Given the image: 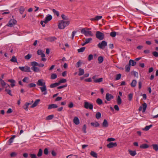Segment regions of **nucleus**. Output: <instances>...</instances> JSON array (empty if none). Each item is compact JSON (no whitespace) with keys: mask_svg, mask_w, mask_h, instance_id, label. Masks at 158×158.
Returning <instances> with one entry per match:
<instances>
[{"mask_svg":"<svg viewBox=\"0 0 158 158\" xmlns=\"http://www.w3.org/2000/svg\"><path fill=\"white\" fill-rule=\"evenodd\" d=\"M37 84L38 86H41L40 89L42 92H44V94H47V89L46 85V83L43 79H39L37 82Z\"/></svg>","mask_w":158,"mask_h":158,"instance_id":"f257e3e1","label":"nucleus"},{"mask_svg":"<svg viewBox=\"0 0 158 158\" xmlns=\"http://www.w3.org/2000/svg\"><path fill=\"white\" fill-rule=\"evenodd\" d=\"M70 23L69 21L60 20L58 22V27L60 29H64Z\"/></svg>","mask_w":158,"mask_h":158,"instance_id":"f03ea898","label":"nucleus"},{"mask_svg":"<svg viewBox=\"0 0 158 158\" xmlns=\"http://www.w3.org/2000/svg\"><path fill=\"white\" fill-rule=\"evenodd\" d=\"M90 29V28L87 27L84 28L81 30V33L84 34L86 36H93L94 35L92 32L91 31H89Z\"/></svg>","mask_w":158,"mask_h":158,"instance_id":"7ed1b4c3","label":"nucleus"},{"mask_svg":"<svg viewBox=\"0 0 158 158\" xmlns=\"http://www.w3.org/2000/svg\"><path fill=\"white\" fill-rule=\"evenodd\" d=\"M95 35L96 37L99 40H102L104 38V34L99 31H97Z\"/></svg>","mask_w":158,"mask_h":158,"instance_id":"20e7f679","label":"nucleus"},{"mask_svg":"<svg viewBox=\"0 0 158 158\" xmlns=\"http://www.w3.org/2000/svg\"><path fill=\"white\" fill-rule=\"evenodd\" d=\"M84 106L85 109L92 110L93 108V105L92 103L85 101Z\"/></svg>","mask_w":158,"mask_h":158,"instance_id":"39448f33","label":"nucleus"},{"mask_svg":"<svg viewBox=\"0 0 158 158\" xmlns=\"http://www.w3.org/2000/svg\"><path fill=\"white\" fill-rule=\"evenodd\" d=\"M16 23L17 21L15 19H11L9 21L8 24L6 25V26L12 27L16 24Z\"/></svg>","mask_w":158,"mask_h":158,"instance_id":"423d86ee","label":"nucleus"},{"mask_svg":"<svg viewBox=\"0 0 158 158\" xmlns=\"http://www.w3.org/2000/svg\"><path fill=\"white\" fill-rule=\"evenodd\" d=\"M19 69L22 72H30V68L27 66H25L24 67H19Z\"/></svg>","mask_w":158,"mask_h":158,"instance_id":"0eeeda50","label":"nucleus"},{"mask_svg":"<svg viewBox=\"0 0 158 158\" xmlns=\"http://www.w3.org/2000/svg\"><path fill=\"white\" fill-rule=\"evenodd\" d=\"M107 45V43L105 41H102L101 43H99L98 44V47L101 49H103L105 48Z\"/></svg>","mask_w":158,"mask_h":158,"instance_id":"6e6552de","label":"nucleus"},{"mask_svg":"<svg viewBox=\"0 0 158 158\" xmlns=\"http://www.w3.org/2000/svg\"><path fill=\"white\" fill-rule=\"evenodd\" d=\"M147 107V105L146 103H144L142 104V106L139 107V111L142 110L143 109L142 112L144 113L145 112Z\"/></svg>","mask_w":158,"mask_h":158,"instance_id":"1a4fd4ad","label":"nucleus"},{"mask_svg":"<svg viewBox=\"0 0 158 158\" xmlns=\"http://www.w3.org/2000/svg\"><path fill=\"white\" fill-rule=\"evenodd\" d=\"M117 146V144L116 142L114 143L110 142L106 145L107 147L109 148H111L114 147H116Z\"/></svg>","mask_w":158,"mask_h":158,"instance_id":"9d476101","label":"nucleus"},{"mask_svg":"<svg viewBox=\"0 0 158 158\" xmlns=\"http://www.w3.org/2000/svg\"><path fill=\"white\" fill-rule=\"evenodd\" d=\"M114 96L111 94L109 93H107L106 95V98L108 101H110L111 99H113Z\"/></svg>","mask_w":158,"mask_h":158,"instance_id":"9b49d317","label":"nucleus"},{"mask_svg":"<svg viewBox=\"0 0 158 158\" xmlns=\"http://www.w3.org/2000/svg\"><path fill=\"white\" fill-rule=\"evenodd\" d=\"M57 39L54 36L49 37L45 38V40L47 41L50 42H52L54 41Z\"/></svg>","mask_w":158,"mask_h":158,"instance_id":"f8f14e48","label":"nucleus"},{"mask_svg":"<svg viewBox=\"0 0 158 158\" xmlns=\"http://www.w3.org/2000/svg\"><path fill=\"white\" fill-rule=\"evenodd\" d=\"M102 16L97 15L94 18L90 19L91 21H97L100 19H101L102 18Z\"/></svg>","mask_w":158,"mask_h":158,"instance_id":"ddd939ff","label":"nucleus"},{"mask_svg":"<svg viewBox=\"0 0 158 158\" xmlns=\"http://www.w3.org/2000/svg\"><path fill=\"white\" fill-rule=\"evenodd\" d=\"M58 107L55 104H50L48 105V110H50L52 108H57Z\"/></svg>","mask_w":158,"mask_h":158,"instance_id":"4468645a","label":"nucleus"},{"mask_svg":"<svg viewBox=\"0 0 158 158\" xmlns=\"http://www.w3.org/2000/svg\"><path fill=\"white\" fill-rule=\"evenodd\" d=\"M73 123L76 125H78L80 123L79 120L77 117H75L73 120Z\"/></svg>","mask_w":158,"mask_h":158,"instance_id":"2eb2a0df","label":"nucleus"},{"mask_svg":"<svg viewBox=\"0 0 158 158\" xmlns=\"http://www.w3.org/2000/svg\"><path fill=\"white\" fill-rule=\"evenodd\" d=\"M40 101V99H37L36 101H35L34 103L31 105V108H33L36 106L38 104Z\"/></svg>","mask_w":158,"mask_h":158,"instance_id":"dca6fc26","label":"nucleus"},{"mask_svg":"<svg viewBox=\"0 0 158 158\" xmlns=\"http://www.w3.org/2000/svg\"><path fill=\"white\" fill-rule=\"evenodd\" d=\"M8 81L11 83L10 85L12 87H13L15 85V81L14 80L9 79L8 80Z\"/></svg>","mask_w":158,"mask_h":158,"instance_id":"f3484780","label":"nucleus"},{"mask_svg":"<svg viewBox=\"0 0 158 158\" xmlns=\"http://www.w3.org/2000/svg\"><path fill=\"white\" fill-rule=\"evenodd\" d=\"M102 126L103 127H106L108 126V123L107 121L105 119L102 123Z\"/></svg>","mask_w":158,"mask_h":158,"instance_id":"a211bd4d","label":"nucleus"},{"mask_svg":"<svg viewBox=\"0 0 158 158\" xmlns=\"http://www.w3.org/2000/svg\"><path fill=\"white\" fill-rule=\"evenodd\" d=\"M149 146L147 144H143L140 146V148H141L145 149L149 148Z\"/></svg>","mask_w":158,"mask_h":158,"instance_id":"6ab92c4d","label":"nucleus"},{"mask_svg":"<svg viewBox=\"0 0 158 158\" xmlns=\"http://www.w3.org/2000/svg\"><path fill=\"white\" fill-rule=\"evenodd\" d=\"M79 72L78 75L79 76H81L84 73V69L81 68L79 69Z\"/></svg>","mask_w":158,"mask_h":158,"instance_id":"aec40b11","label":"nucleus"},{"mask_svg":"<svg viewBox=\"0 0 158 158\" xmlns=\"http://www.w3.org/2000/svg\"><path fill=\"white\" fill-rule=\"evenodd\" d=\"M59 85V84L58 82L55 83L53 84H52L50 85V87L51 88H53L54 87H55Z\"/></svg>","mask_w":158,"mask_h":158,"instance_id":"412c9836","label":"nucleus"},{"mask_svg":"<svg viewBox=\"0 0 158 158\" xmlns=\"http://www.w3.org/2000/svg\"><path fill=\"white\" fill-rule=\"evenodd\" d=\"M137 82L135 80H133L131 83V86L132 87H135L136 86Z\"/></svg>","mask_w":158,"mask_h":158,"instance_id":"4be33fe9","label":"nucleus"},{"mask_svg":"<svg viewBox=\"0 0 158 158\" xmlns=\"http://www.w3.org/2000/svg\"><path fill=\"white\" fill-rule=\"evenodd\" d=\"M136 62L134 61L133 60H129V64L130 65H131L132 66H134L136 65Z\"/></svg>","mask_w":158,"mask_h":158,"instance_id":"5701e85b","label":"nucleus"},{"mask_svg":"<svg viewBox=\"0 0 158 158\" xmlns=\"http://www.w3.org/2000/svg\"><path fill=\"white\" fill-rule=\"evenodd\" d=\"M152 124L150 125L149 126H147L145 127L143 129V130L145 131H148L151 127H152Z\"/></svg>","mask_w":158,"mask_h":158,"instance_id":"b1692460","label":"nucleus"},{"mask_svg":"<svg viewBox=\"0 0 158 158\" xmlns=\"http://www.w3.org/2000/svg\"><path fill=\"white\" fill-rule=\"evenodd\" d=\"M31 69L35 72H38L40 71L39 68L35 66H32L31 68Z\"/></svg>","mask_w":158,"mask_h":158,"instance_id":"393cba45","label":"nucleus"},{"mask_svg":"<svg viewBox=\"0 0 158 158\" xmlns=\"http://www.w3.org/2000/svg\"><path fill=\"white\" fill-rule=\"evenodd\" d=\"M90 155L92 156L95 158H97L98 157L97 154L96 152L93 151H91L90 152Z\"/></svg>","mask_w":158,"mask_h":158,"instance_id":"a878e982","label":"nucleus"},{"mask_svg":"<svg viewBox=\"0 0 158 158\" xmlns=\"http://www.w3.org/2000/svg\"><path fill=\"white\" fill-rule=\"evenodd\" d=\"M129 153L132 156H135L136 154V152L135 151H132L131 150H128Z\"/></svg>","mask_w":158,"mask_h":158,"instance_id":"bb28decb","label":"nucleus"},{"mask_svg":"<svg viewBox=\"0 0 158 158\" xmlns=\"http://www.w3.org/2000/svg\"><path fill=\"white\" fill-rule=\"evenodd\" d=\"M91 125L94 127H98L99 126V124L97 122H95L94 123H91Z\"/></svg>","mask_w":158,"mask_h":158,"instance_id":"cd10ccee","label":"nucleus"},{"mask_svg":"<svg viewBox=\"0 0 158 158\" xmlns=\"http://www.w3.org/2000/svg\"><path fill=\"white\" fill-rule=\"evenodd\" d=\"M61 18L64 20H63L69 21V18L68 16L65 15L64 14H62L61 15Z\"/></svg>","mask_w":158,"mask_h":158,"instance_id":"c85d7f7f","label":"nucleus"},{"mask_svg":"<svg viewBox=\"0 0 158 158\" xmlns=\"http://www.w3.org/2000/svg\"><path fill=\"white\" fill-rule=\"evenodd\" d=\"M96 102L99 105L102 104L103 103L102 100L101 99L99 98L97 99Z\"/></svg>","mask_w":158,"mask_h":158,"instance_id":"c756f323","label":"nucleus"},{"mask_svg":"<svg viewBox=\"0 0 158 158\" xmlns=\"http://www.w3.org/2000/svg\"><path fill=\"white\" fill-rule=\"evenodd\" d=\"M0 83L2 87H4L6 85V83L2 79H0Z\"/></svg>","mask_w":158,"mask_h":158,"instance_id":"7c9ffc66","label":"nucleus"},{"mask_svg":"<svg viewBox=\"0 0 158 158\" xmlns=\"http://www.w3.org/2000/svg\"><path fill=\"white\" fill-rule=\"evenodd\" d=\"M98 63H101L103 60V58L102 56H100L98 58Z\"/></svg>","mask_w":158,"mask_h":158,"instance_id":"2f4dec72","label":"nucleus"},{"mask_svg":"<svg viewBox=\"0 0 158 158\" xmlns=\"http://www.w3.org/2000/svg\"><path fill=\"white\" fill-rule=\"evenodd\" d=\"M43 153V151L41 149H40L39 150L38 152L37 153V155L38 157H40L42 156Z\"/></svg>","mask_w":158,"mask_h":158,"instance_id":"473e14b6","label":"nucleus"},{"mask_svg":"<svg viewBox=\"0 0 158 158\" xmlns=\"http://www.w3.org/2000/svg\"><path fill=\"white\" fill-rule=\"evenodd\" d=\"M152 146L153 149L156 151H157L158 150V145L157 144H152Z\"/></svg>","mask_w":158,"mask_h":158,"instance_id":"72a5a7b5","label":"nucleus"},{"mask_svg":"<svg viewBox=\"0 0 158 158\" xmlns=\"http://www.w3.org/2000/svg\"><path fill=\"white\" fill-rule=\"evenodd\" d=\"M103 81V78H100L99 79H96L94 81V82L95 83H99L102 82Z\"/></svg>","mask_w":158,"mask_h":158,"instance_id":"f704fd0d","label":"nucleus"},{"mask_svg":"<svg viewBox=\"0 0 158 158\" xmlns=\"http://www.w3.org/2000/svg\"><path fill=\"white\" fill-rule=\"evenodd\" d=\"M117 102L118 105H120L122 103L121 99L119 96H118Z\"/></svg>","mask_w":158,"mask_h":158,"instance_id":"c9c22d12","label":"nucleus"},{"mask_svg":"<svg viewBox=\"0 0 158 158\" xmlns=\"http://www.w3.org/2000/svg\"><path fill=\"white\" fill-rule=\"evenodd\" d=\"M32 56V55L31 54H28L27 55L24 56V58L26 60H29Z\"/></svg>","mask_w":158,"mask_h":158,"instance_id":"e433bc0d","label":"nucleus"},{"mask_svg":"<svg viewBox=\"0 0 158 158\" xmlns=\"http://www.w3.org/2000/svg\"><path fill=\"white\" fill-rule=\"evenodd\" d=\"M19 12L21 14L23 13L24 12L25 9L24 7L23 6H21L19 8Z\"/></svg>","mask_w":158,"mask_h":158,"instance_id":"4c0bfd02","label":"nucleus"},{"mask_svg":"<svg viewBox=\"0 0 158 158\" xmlns=\"http://www.w3.org/2000/svg\"><path fill=\"white\" fill-rule=\"evenodd\" d=\"M10 61L11 62H17V59L16 57L15 56H13L12 58L10 59Z\"/></svg>","mask_w":158,"mask_h":158,"instance_id":"58836bf2","label":"nucleus"},{"mask_svg":"<svg viewBox=\"0 0 158 158\" xmlns=\"http://www.w3.org/2000/svg\"><path fill=\"white\" fill-rule=\"evenodd\" d=\"M53 117H54L53 115H49L46 117V120H50L51 119H52L53 118Z\"/></svg>","mask_w":158,"mask_h":158,"instance_id":"ea45409f","label":"nucleus"},{"mask_svg":"<svg viewBox=\"0 0 158 158\" xmlns=\"http://www.w3.org/2000/svg\"><path fill=\"white\" fill-rule=\"evenodd\" d=\"M85 47L81 48L78 49L77 51L78 52H83L85 50Z\"/></svg>","mask_w":158,"mask_h":158,"instance_id":"a19ab883","label":"nucleus"},{"mask_svg":"<svg viewBox=\"0 0 158 158\" xmlns=\"http://www.w3.org/2000/svg\"><path fill=\"white\" fill-rule=\"evenodd\" d=\"M36 85L34 83H31L28 84L27 86L29 88L35 87L36 86Z\"/></svg>","mask_w":158,"mask_h":158,"instance_id":"79ce46f5","label":"nucleus"},{"mask_svg":"<svg viewBox=\"0 0 158 158\" xmlns=\"http://www.w3.org/2000/svg\"><path fill=\"white\" fill-rule=\"evenodd\" d=\"M101 114L99 112L97 113L95 115L96 118L98 119L100 118H101Z\"/></svg>","mask_w":158,"mask_h":158,"instance_id":"37998d69","label":"nucleus"},{"mask_svg":"<svg viewBox=\"0 0 158 158\" xmlns=\"http://www.w3.org/2000/svg\"><path fill=\"white\" fill-rule=\"evenodd\" d=\"M116 35V32L115 31H112L110 34V35L112 37H115Z\"/></svg>","mask_w":158,"mask_h":158,"instance_id":"c03bdc74","label":"nucleus"},{"mask_svg":"<svg viewBox=\"0 0 158 158\" xmlns=\"http://www.w3.org/2000/svg\"><path fill=\"white\" fill-rule=\"evenodd\" d=\"M130 65H126L125 66V70L127 72H129L130 71Z\"/></svg>","mask_w":158,"mask_h":158,"instance_id":"a18cd8bd","label":"nucleus"},{"mask_svg":"<svg viewBox=\"0 0 158 158\" xmlns=\"http://www.w3.org/2000/svg\"><path fill=\"white\" fill-rule=\"evenodd\" d=\"M52 11L54 13L56 14L58 17L59 15V13L58 11H56L55 9H52Z\"/></svg>","mask_w":158,"mask_h":158,"instance_id":"49530a36","label":"nucleus"},{"mask_svg":"<svg viewBox=\"0 0 158 158\" xmlns=\"http://www.w3.org/2000/svg\"><path fill=\"white\" fill-rule=\"evenodd\" d=\"M31 65L33 66H38V64L35 61H33L31 63Z\"/></svg>","mask_w":158,"mask_h":158,"instance_id":"de8ad7c7","label":"nucleus"},{"mask_svg":"<svg viewBox=\"0 0 158 158\" xmlns=\"http://www.w3.org/2000/svg\"><path fill=\"white\" fill-rule=\"evenodd\" d=\"M133 94L132 93H130L128 95V98L129 101H131L132 98Z\"/></svg>","mask_w":158,"mask_h":158,"instance_id":"09e8293b","label":"nucleus"},{"mask_svg":"<svg viewBox=\"0 0 158 158\" xmlns=\"http://www.w3.org/2000/svg\"><path fill=\"white\" fill-rule=\"evenodd\" d=\"M57 77V75L55 74V73H53L51 75V79H54L56 78Z\"/></svg>","mask_w":158,"mask_h":158,"instance_id":"8fccbe9b","label":"nucleus"},{"mask_svg":"<svg viewBox=\"0 0 158 158\" xmlns=\"http://www.w3.org/2000/svg\"><path fill=\"white\" fill-rule=\"evenodd\" d=\"M66 81H67V80L66 79H62L60 80L58 83L59 84V85H60V83H65V82H66Z\"/></svg>","mask_w":158,"mask_h":158,"instance_id":"3c124183","label":"nucleus"},{"mask_svg":"<svg viewBox=\"0 0 158 158\" xmlns=\"http://www.w3.org/2000/svg\"><path fill=\"white\" fill-rule=\"evenodd\" d=\"M15 135L13 136L10 138L9 140V143H10V145L13 142V139L15 138Z\"/></svg>","mask_w":158,"mask_h":158,"instance_id":"603ef678","label":"nucleus"},{"mask_svg":"<svg viewBox=\"0 0 158 158\" xmlns=\"http://www.w3.org/2000/svg\"><path fill=\"white\" fill-rule=\"evenodd\" d=\"M121 74H120V73L117 74L116 75L115 80H118L120 79L121 78Z\"/></svg>","mask_w":158,"mask_h":158,"instance_id":"864d4df0","label":"nucleus"},{"mask_svg":"<svg viewBox=\"0 0 158 158\" xmlns=\"http://www.w3.org/2000/svg\"><path fill=\"white\" fill-rule=\"evenodd\" d=\"M28 78L27 77H25L23 79V81L24 82H26L28 83L29 82L28 81Z\"/></svg>","mask_w":158,"mask_h":158,"instance_id":"5fc2aeb1","label":"nucleus"},{"mask_svg":"<svg viewBox=\"0 0 158 158\" xmlns=\"http://www.w3.org/2000/svg\"><path fill=\"white\" fill-rule=\"evenodd\" d=\"M52 18V17L51 15H48L46 18V19L48 20V21L51 20Z\"/></svg>","mask_w":158,"mask_h":158,"instance_id":"6e6d98bb","label":"nucleus"},{"mask_svg":"<svg viewBox=\"0 0 158 158\" xmlns=\"http://www.w3.org/2000/svg\"><path fill=\"white\" fill-rule=\"evenodd\" d=\"M92 40V39L91 38H89L86 39H85V42L87 44L89 43Z\"/></svg>","mask_w":158,"mask_h":158,"instance_id":"4d7b16f0","label":"nucleus"},{"mask_svg":"<svg viewBox=\"0 0 158 158\" xmlns=\"http://www.w3.org/2000/svg\"><path fill=\"white\" fill-rule=\"evenodd\" d=\"M5 90L6 92H7V93L9 95H10V96H12V95L11 93V91L10 90L6 89Z\"/></svg>","mask_w":158,"mask_h":158,"instance_id":"13d9d810","label":"nucleus"},{"mask_svg":"<svg viewBox=\"0 0 158 158\" xmlns=\"http://www.w3.org/2000/svg\"><path fill=\"white\" fill-rule=\"evenodd\" d=\"M153 55L156 57H158V52L156 51L153 52L152 53Z\"/></svg>","mask_w":158,"mask_h":158,"instance_id":"bf43d9fd","label":"nucleus"},{"mask_svg":"<svg viewBox=\"0 0 158 158\" xmlns=\"http://www.w3.org/2000/svg\"><path fill=\"white\" fill-rule=\"evenodd\" d=\"M67 84H65L64 85L60 86L57 87V89H61L63 88H65V87H67Z\"/></svg>","mask_w":158,"mask_h":158,"instance_id":"052dcab7","label":"nucleus"},{"mask_svg":"<svg viewBox=\"0 0 158 158\" xmlns=\"http://www.w3.org/2000/svg\"><path fill=\"white\" fill-rule=\"evenodd\" d=\"M115 140V139L112 138H108L107 139V141L108 142H111V141H113Z\"/></svg>","mask_w":158,"mask_h":158,"instance_id":"680f3d73","label":"nucleus"},{"mask_svg":"<svg viewBox=\"0 0 158 158\" xmlns=\"http://www.w3.org/2000/svg\"><path fill=\"white\" fill-rule=\"evenodd\" d=\"M93 59V55L92 54L89 55L88 57V60L90 61Z\"/></svg>","mask_w":158,"mask_h":158,"instance_id":"e2e57ef3","label":"nucleus"},{"mask_svg":"<svg viewBox=\"0 0 158 158\" xmlns=\"http://www.w3.org/2000/svg\"><path fill=\"white\" fill-rule=\"evenodd\" d=\"M43 53V51L39 49L37 51V54L38 55H41Z\"/></svg>","mask_w":158,"mask_h":158,"instance_id":"0e129e2a","label":"nucleus"},{"mask_svg":"<svg viewBox=\"0 0 158 158\" xmlns=\"http://www.w3.org/2000/svg\"><path fill=\"white\" fill-rule=\"evenodd\" d=\"M81 64V61L79 60L76 64V67L77 68L79 67L80 66Z\"/></svg>","mask_w":158,"mask_h":158,"instance_id":"69168bd1","label":"nucleus"},{"mask_svg":"<svg viewBox=\"0 0 158 158\" xmlns=\"http://www.w3.org/2000/svg\"><path fill=\"white\" fill-rule=\"evenodd\" d=\"M48 150L47 148H45L44 150V153L45 155H48Z\"/></svg>","mask_w":158,"mask_h":158,"instance_id":"338daca9","label":"nucleus"},{"mask_svg":"<svg viewBox=\"0 0 158 158\" xmlns=\"http://www.w3.org/2000/svg\"><path fill=\"white\" fill-rule=\"evenodd\" d=\"M86 125L85 124L83 127V128L82 129L83 131L85 133H86Z\"/></svg>","mask_w":158,"mask_h":158,"instance_id":"774afa93","label":"nucleus"}]
</instances>
